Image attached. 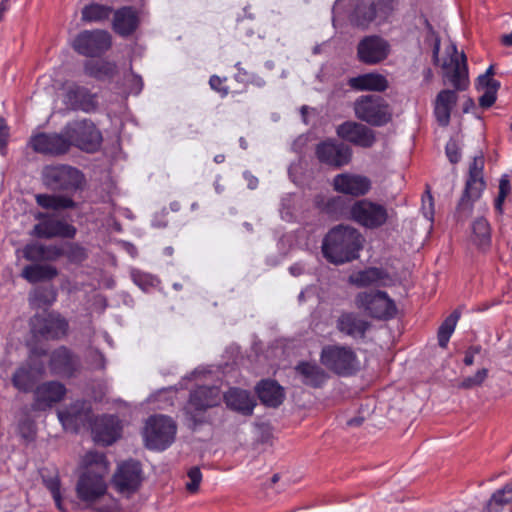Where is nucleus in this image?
I'll use <instances>...</instances> for the list:
<instances>
[{
  "mask_svg": "<svg viewBox=\"0 0 512 512\" xmlns=\"http://www.w3.org/2000/svg\"><path fill=\"white\" fill-rule=\"evenodd\" d=\"M355 307L376 319H389L396 314V305L386 292L379 290L363 291L354 299Z\"/></svg>",
  "mask_w": 512,
  "mask_h": 512,
  "instance_id": "nucleus-9",
  "label": "nucleus"
},
{
  "mask_svg": "<svg viewBox=\"0 0 512 512\" xmlns=\"http://www.w3.org/2000/svg\"><path fill=\"white\" fill-rule=\"evenodd\" d=\"M448 60H444L442 68L443 77L454 87V90L440 91L434 102V114L441 126L450 122L451 111L457 103V91L465 90L469 85L467 59L463 52H458L455 44L447 48Z\"/></svg>",
  "mask_w": 512,
  "mask_h": 512,
  "instance_id": "nucleus-1",
  "label": "nucleus"
},
{
  "mask_svg": "<svg viewBox=\"0 0 512 512\" xmlns=\"http://www.w3.org/2000/svg\"><path fill=\"white\" fill-rule=\"evenodd\" d=\"M138 26V17L136 12L130 7H124L114 14L113 28L122 35L131 34Z\"/></svg>",
  "mask_w": 512,
  "mask_h": 512,
  "instance_id": "nucleus-36",
  "label": "nucleus"
},
{
  "mask_svg": "<svg viewBox=\"0 0 512 512\" xmlns=\"http://www.w3.org/2000/svg\"><path fill=\"white\" fill-rule=\"evenodd\" d=\"M337 329L354 339L363 338L370 323L353 312L342 313L337 319Z\"/></svg>",
  "mask_w": 512,
  "mask_h": 512,
  "instance_id": "nucleus-30",
  "label": "nucleus"
},
{
  "mask_svg": "<svg viewBox=\"0 0 512 512\" xmlns=\"http://www.w3.org/2000/svg\"><path fill=\"white\" fill-rule=\"evenodd\" d=\"M361 247V234L348 225L332 228L322 242L323 255L333 264H343L357 258Z\"/></svg>",
  "mask_w": 512,
  "mask_h": 512,
  "instance_id": "nucleus-3",
  "label": "nucleus"
},
{
  "mask_svg": "<svg viewBox=\"0 0 512 512\" xmlns=\"http://www.w3.org/2000/svg\"><path fill=\"white\" fill-rule=\"evenodd\" d=\"M483 169L484 157L482 154L476 155L470 164L465 189L456 207L455 217L458 221H465L471 216L474 203L481 197L485 189Z\"/></svg>",
  "mask_w": 512,
  "mask_h": 512,
  "instance_id": "nucleus-4",
  "label": "nucleus"
},
{
  "mask_svg": "<svg viewBox=\"0 0 512 512\" xmlns=\"http://www.w3.org/2000/svg\"><path fill=\"white\" fill-rule=\"evenodd\" d=\"M321 363L338 375H351L359 369V360L352 348L342 345H327L320 355Z\"/></svg>",
  "mask_w": 512,
  "mask_h": 512,
  "instance_id": "nucleus-8",
  "label": "nucleus"
},
{
  "mask_svg": "<svg viewBox=\"0 0 512 512\" xmlns=\"http://www.w3.org/2000/svg\"><path fill=\"white\" fill-rule=\"evenodd\" d=\"M389 217L387 207L369 199L357 200L350 207V218L368 229L385 225Z\"/></svg>",
  "mask_w": 512,
  "mask_h": 512,
  "instance_id": "nucleus-12",
  "label": "nucleus"
},
{
  "mask_svg": "<svg viewBox=\"0 0 512 512\" xmlns=\"http://www.w3.org/2000/svg\"><path fill=\"white\" fill-rule=\"evenodd\" d=\"M189 481L186 483V488L190 493H195L199 489L202 480V473L198 467H192L188 472Z\"/></svg>",
  "mask_w": 512,
  "mask_h": 512,
  "instance_id": "nucleus-53",
  "label": "nucleus"
},
{
  "mask_svg": "<svg viewBox=\"0 0 512 512\" xmlns=\"http://www.w3.org/2000/svg\"><path fill=\"white\" fill-rule=\"evenodd\" d=\"M501 42L505 46H512V32L509 34H505L501 37Z\"/></svg>",
  "mask_w": 512,
  "mask_h": 512,
  "instance_id": "nucleus-61",
  "label": "nucleus"
},
{
  "mask_svg": "<svg viewBox=\"0 0 512 512\" xmlns=\"http://www.w3.org/2000/svg\"><path fill=\"white\" fill-rule=\"evenodd\" d=\"M22 253L23 257L31 262L55 261L63 256V248L57 245L31 243L23 248Z\"/></svg>",
  "mask_w": 512,
  "mask_h": 512,
  "instance_id": "nucleus-31",
  "label": "nucleus"
},
{
  "mask_svg": "<svg viewBox=\"0 0 512 512\" xmlns=\"http://www.w3.org/2000/svg\"><path fill=\"white\" fill-rule=\"evenodd\" d=\"M35 198L37 204L44 209L64 210L76 206L74 200L66 195L37 194Z\"/></svg>",
  "mask_w": 512,
  "mask_h": 512,
  "instance_id": "nucleus-41",
  "label": "nucleus"
},
{
  "mask_svg": "<svg viewBox=\"0 0 512 512\" xmlns=\"http://www.w3.org/2000/svg\"><path fill=\"white\" fill-rule=\"evenodd\" d=\"M389 52V43L377 35L366 36L357 45V57L360 62L367 65H375L384 61Z\"/></svg>",
  "mask_w": 512,
  "mask_h": 512,
  "instance_id": "nucleus-14",
  "label": "nucleus"
},
{
  "mask_svg": "<svg viewBox=\"0 0 512 512\" xmlns=\"http://www.w3.org/2000/svg\"><path fill=\"white\" fill-rule=\"evenodd\" d=\"M69 149L75 146L85 152H95L102 141V135L91 120H75L64 127Z\"/></svg>",
  "mask_w": 512,
  "mask_h": 512,
  "instance_id": "nucleus-7",
  "label": "nucleus"
},
{
  "mask_svg": "<svg viewBox=\"0 0 512 512\" xmlns=\"http://www.w3.org/2000/svg\"><path fill=\"white\" fill-rule=\"evenodd\" d=\"M8 127L3 118H0V153L4 154L8 139Z\"/></svg>",
  "mask_w": 512,
  "mask_h": 512,
  "instance_id": "nucleus-56",
  "label": "nucleus"
},
{
  "mask_svg": "<svg viewBox=\"0 0 512 512\" xmlns=\"http://www.w3.org/2000/svg\"><path fill=\"white\" fill-rule=\"evenodd\" d=\"M176 425L171 418L163 415L152 416L148 419L144 438L149 449L164 450L174 440Z\"/></svg>",
  "mask_w": 512,
  "mask_h": 512,
  "instance_id": "nucleus-11",
  "label": "nucleus"
},
{
  "mask_svg": "<svg viewBox=\"0 0 512 512\" xmlns=\"http://www.w3.org/2000/svg\"><path fill=\"white\" fill-rule=\"evenodd\" d=\"M446 154L451 163H457L460 160V152L456 141L450 140L446 145Z\"/></svg>",
  "mask_w": 512,
  "mask_h": 512,
  "instance_id": "nucleus-55",
  "label": "nucleus"
},
{
  "mask_svg": "<svg viewBox=\"0 0 512 512\" xmlns=\"http://www.w3.org/2000/svg\"><path fill=\"white\" fill-rule=\"evenodd\" d=\"M42 179L45 186L51 190L74 193L82 190L86 179L77 168L65 164L48 165L42 170Z\"/></svg>",
  "mask_w": 512,
  "mask_h": 512,
  "instance_id": "nucleus-5",
  "label": "nucleus"
},
{
  "mask_svg": "<svg viewBox=\"0 0 512 512\" xmlns=\"http://www.w3.org/2000/svg\"><path fill=\"white\" fill-rule=\"evenodd\" d=\"M91 432L96 443L111 445L120 437V422L115 416L98 417L93 421Z\"/></svg>",
  "mask_w": 512,
  "mask_h": 512,
  "instance_id": "nucleus-25",
  "label": "nucleus"
},
{
  "mask_svg": "<svg viewBox=\"0 0 512 512\" xmlns=\"http://www.w3.org/2000/svg\"><path fill=\"white\" fill-rule=\"evenodd\" d=\"M295 372L303 384L313 388L321 387L328 379L327 373L315 363L300 362Z\"/></svg>",
  "mask_w": 512,
  "mask_h": 512,
  "instance_id": "nucleus-33",
  "label": "nucleus"
},
{
  "mask_svg": "<svg viewBox=\"0 0 512 512\" xmlns=\"http://www.w3.org/2000/svg\"><path fill=\"white\" fill-rule=\"evenodd\" d=\"M245 177L248 180V187L250 189H254L257 186V183H258L257 178H255V177H253L251 175H248V174H245Z\"/></svg>",
  "mask_w": 512,
  "mask_h": 512,
  "instance_id": "nucleus-62",
  "label": "nucleus"
},
{
  "mask_svg": "<svg viewBox=\"0 0 512 512\" xmlns=\"http://www.w3.org/2000/svg\"><path fill=\"white\" fill-rule=\"evenodd\" d=\"M58 418L66 430L78 432L82 428L92 427L93 416L90 407L82 401L58 411Z\"/></svg>",
  "mask_w": 512,
  "mask_h": 512,
  "instance_id": "nucleus-17",
  "label": "nucleus"
},
{
  "mask_svg": "<svg viewBox=\"0 0 512 512\" xmlns=\"http://www.w3.org/2000/svg\"><path fill=\"white\" fill-rule=\"evenodd\" d=\"M387 274L379 268H368L350 275L349 282L357 287H366L381 284Z\"/></svg>",
  "mask_w": 512,
  "mask_h": 512,
  "instance_id": "nucleus-40",
  "label": "nucleus"
},
{
  "mask_svg": "<svg viewBox=\"0 0 512 512\" xmlns=\"http://www.w3.org/2000/svg\"><path fill=\"white\" fill-rule=\"evenodd\" d=\"M512 502V485L508 484L494 492L487 503L488 512H498L499 508Z\"/></svg>",
  "mask_w": 512,
  "mask_h": 512,
  "instance_id": "nucleus-47",
  "label": "nucleus"
},
{
  "mask_svg": "<svg viewBox=\"0 0 512 512\" xmlns=\"http://www.w3.org/2000/svg\"><path fill=\"white\" fill-rule=\"evenodd\" d=\"M73 47L84 56H99L111 47V36L104 30L83 31L75 38Z\"/></svg>",
  "mask_w": 512,
  "mask_h": 512,
  "instance_id": "nucleus-13",
  "label": "nucleus"
},
{
  "mask_svg": "<svg viewBox=\"0 0 512 512\" xmlns=\"http://www.w3.org/2000/svg\"><path fill=\"white\" fill-rule=\"evenodd\" d=\"M58 418L66 430L78 432L82 428L92 427L93 416L90 407L82 401L58 411Z\"/></svg>",
  "mask_w": 512,
  "mask_h": 512,
  "instance_id": "nucleus-16",
  "label": "nucleus"
},
{
  "mask_svg": "<svg viewBox=\"0 0 512 512\" xmlns=\"http://www.w3.org/2000/svg\"><path fill=\"white\" fill-rule=\"evenodd\" d=\"M142 482V469L138 461L128 460L118 466L113 483L121 493L135 492Z\"/></svg>",
  "mask_w": 512,
  "mask_h": 512,
  "instance_id": "nucleus-20",
  "label": "nucleus"
},
{
  "mask_svg": "<svg viewBox=\"0 0 512 512\" xmlns=\"http://www.w3.org/2000/svg\"><path fill=\"white\" fill-rule=\"evenodd\" d=\"M349 85L356 90L384 91L388 87L386 78L377 73L363 74L349 80Z\"/></svg>",
  "mask_w": 512,
  "mask_h": 512,
  "instance_id": "nucleus-35",
  "label": "nucleus"
},
{
  "mask_svg": "<svg viewBox=\"0 0 512 512\" xmlns=\"http://www.w3.org/2000/svg\"><path fill=\"white\" fill-rule=\"evenodd\" d=\"M375 19L381 21L387 20L395 10L394 0H374L372 2Z\"/></svg>",
  "mask_w": 512,
  "mask_h": 512,
  "instance_id": "nucleus-48",
  "label": "nucleus"
},
{
  "mask_svg": "<svg viewBox=\"0 0 512 512\" xmlns=\"http://www.w3.org/2000/svg\"><path fill=\"white\" fill-rule=\"evenodd\" d=\"M85 468L76 484L77 497L87 503L99 500L107 490L104 480L108 473V462L103 453L89 451L82 459Z\"/></svg>",
  "mask_w": 512,
  "mask_h": 512,
  "instance_id": "nucleus-2",
  "label": "nucleus"
},
{
  "mask_svg": "<svg viewBox=\"0 0 512 512\" xmlns=\"http://www.w3.org/2000/svg\"><path fill=\"white\" fill-rule=\"evenodd\" d=\"M66 394L65 386L58 381H48L36 387L34 390V402L32 408L43 411L61 401Z\"/></svg>",
  "mask_w": 512,
  "mask_h": 512,
  "instance_id": "nucleus-24",
  "label": "nucleus"
},
{
  "mask_svg": "<svg viewBox=\"0 0 512 512\" xmlns=\"http://www.w3.org/2000/svg\"><path fill=\"white\" fill-rule=\"evenodd\" d=\"M209 84L212 89L222 93V95H227L228 90L226 88L221 87L222 80L218 76H212L210 78Z\"/></svg>",
  "mask_w": 512,
  "mask_h": 512,
  "instance_id": "nucleus-57",
  "label": "nucleus"
},
{
  "mask_svg": "<svg viewBox=\"0 0 512 512\" xmlns=\"http://www.w3.org/2000/svg\"><path fill=\"white\" fill-rule=\"evenodd\" d=\"M488 375V370L486 368L478 370L475 375L465 378L460 384L459 387L463 389H471L476 386H480Z\"/></svg>",
  "mask_w": 512,
  "mask_h": 512,
  "instance_id": "nucleus-51",
  "label": "nucleus"
},
{
  "mask_svg": "<svg viewBox=\"0 0 512 512\" xmlns=\"http://www.w3.org/2000/svg\"><path fill=\"white\" fill-rule=\"evenodd\" d=\"M493 82H498L497 80H494L493 78L488 77V75H480L478 77V88L487 90L491 87V84Z\"/></svg>",
  "mask_w": 512,
  "mask_h": 512,
  "instance_id": "nucleus-58",
  "label": "nucleus"
},
{
  "mask_svg": "<svg viewBox=\"0 0 512 512\" xmlns=\"http://www.w3.org/2000/svg\"><path fill=\"white\" fill-rule=\"evenodd\" d=\"M31 331L46 339H57L66 334L68 323L59 314L35 315L31 321Z\"/></svg>",
  "mask_w": 512,
  "mask_h": 512,
  "instance_id": "nucleus-19",
  "label": "nucleus"
},
{
  "mask_svg": "<svg viewBox=\"0 0 512 512\" xmlns=\"http://www.w3.org/2000/svg\"><path fill=\"white\" fill-rule=\"evenodd\" d=\"M58 418L66 430L78 432L82 428L92 427L93 416L90 407L82 401L58 411Z\"/></svg>",
  "mask_w": 512,
  "mask_h": 512,
  "instance_id": "nucleus-18",
  "label": "nucleus"
},
{
  "mask_svg": "<svg viewBox=\"0 0 512 512\" xmlns=\"http://www.w3.org/2000/svg\"><path fill=\"white\" fill-rule=\"evenodd\" d=\"M259 399L267 406L277 407L284 399L283 389L275 381H262L257 386Z\"/></svg>",
  "mask_w": 512,
  "mask_h": 512,
  "instance_id": "nucleus-37",
  "label": "nucleus"
},
{
  "mask_svg": "<svg viewBox=\"0 0 512 512\" xmlns=\"http://www.w3.org/2000/svg\"><path fill=\"white\" fill-rule=\"evenodd\" d=\"M223 399L220 389L216 386H199L190 393L189 401L184 410L193 426L204 422L205 412L218 406Z\"/></svg>",
  "mask_w": 512,
  "mask_h": 512,
  "instance_id": "nucleus-6",
  "label": "nucleus"
},
{
  "mask_svg": "<svg viewBox=\"0 0 512 512\" xmlns=\"http://www.w3.org/2000/svg\"><path fill=\"white\" fill-rule=\"evenodd\" d=\"M30 144L34 151L42 154L58 156L69 151L64 129L61 133H39L34 135L30 139Z\"/></svg>",
  "mask_w": 512,
  "mask_h": 512,
  "instance_id": "nucleus-21",
  "label": "nucleus"
},
{
  "mask_svg": "<svg viewBox=\"0 0 512 512\" xmlns=\"http://www.w3.org/2000/svg\"><path fill=\"white\" fill-rule=\"evenodd\" d=\"M459 309L454 310L441 324L438 329V343L442 348H446L452 333L455 330L456 324L460 318Z\"/></svg>",
  "mask_w": 512,
  "mask_h": 512,
  "instance_id": "nucleus-45",
  "label": "nucleus"
},
{
  "mask_svg": "<svg viewBox=\"0 0 512 512\" xmlns=\"http://www.w3.org/2000/svg\"><path fill=\"white\" fill-rule=\"evenodd\" d=\"M61 247L63 248V256H67L72 262H81L87 257L85 249L78 244L68 243Z\"/></svg>",
  "mask_w": 512,
  "mask_h": 512,
  "instance_id": "nucleus-49",
  "label": "nucleus"
},
{
  "mask_svg": "<svg viewBox=\"0 0 512 512\" xmlns=\"http://www.w3.org/2000/svg\"><path fill=\"white\" fill-rule=\"evenodd\" d=\"M333 188L339 193L360 197L369 192L371 189V181L368 177L363 175L342 173L334 177Z\"/></svg>",
  "mask_w": 512,
  "mask_h": 512,
  "instance_id": "nucleus-23",
  "label": "nucleus"
},
{
  "mask_svg": "<svg viewBox=\"0 0 512 512\" xmlns=\"http://www.w3.org/2000/svg\"><path fill=\"white\" fill-rule=\"evenodd\" d=\"M131 276L134 283L143 290H146L148 287L154 284V278L144 272L133 270Z\"/></svg>",
  "mask_w": 512,
  "mask_h": 512,
  "instance_id": "nucleus-54",
  "label": "nucleus"
},
{
  "mask_svg": "<svg viewBox=\"0 0 512 512\" xmlns=\"http://www.w3.org/2000/svg\"><path fill=\"white\" fill-rule=\"evenodd\" d=\"M41 477L43 484L50 492L54 503L58 510L61 512H67V508L64 505V493L65 489L62 488L59 473L57 470H49L47 468L42 469Z\"/></svg>",
  "mask_w": 512,
  "mask_h": 512,
  "instance_id": "nucleus-34",
  "label": "nucleus"
},
{
  "mask_svg": "<svg viewBox=\"0 0 512 512\" xmlns=\"http://www.w3.org/2000/svg\"><path fill=\"white\" fill-rule=\"evenodd\" d=\"M34 233L41 238H73L76 228L63 220L47 219L35 225Z\"/></svg>",
  "mask_w": 512,
  "mask_h": 512,
  "instance_id": "nucleus-28",
  "label": "nucleus"
},
{
  "mask_svg": "<svg viewBox=\"0 0 512 512\" xmlns=\"http://www.w3.org/2000/svg\"><path fill=\"white\" fill-rule=\"evenodd\" d=\"M57 275L58 271L54 266L42 264L27 265L21 272V276L30 283L51 280Z\"/></svg>",
  "mask_w": 512,
  "mask_h": 512,
  "instance_id": "nucleus-39",
  "label": "nucleus"
},
{
  "mask_svg": "<svg viewBox=\"0 0 512 512\" xmlns=\"http://www.w3.org/2000/svg\"><path fill=\"white\" fill-rule=\"evenodd\" d=\"M79 365L78 358L65 347H60L51 354L50 368L55 374L72 376Z\"/></svg>",
  "mask_w": 512,
  "mask_h": 512,
  "instance_id": "nucleus-29",
  "label": "nucleus"
},
{
  "mask_svg": "<svg viewBox=\"0 0 512 512\" xmlns=\"http://www.w3.org/2000/svg\"><path fill=\"white\" fill-rule=\"evenodd\" d=\"M56 300V292L52 287H37L29 294V303L33 308L51 305Z\"/></svg>",
  "mask_w": 512,
  "mask_h": 512,
  "instance_id": "nucleus-44",
  "label": "nucleus"
},
{
  "mask_svg": "<svg viewBox=\"0 0 512 512\" xmlns=\"http://www.w3.org/2000/svg\"><path fill=\"white\" fill-rule=\"evenodd\" d=\"M439 52H440V39L436 38L434 47H433V58L435 61H438Z\"/></svg>",
  "mask_w": 512,
  "mask_h": 512,
  "instance_id": "nucleus-60",
  "label": "nucleus"
},
{
  "mask_svg": "<svg viewBox=\"0 0 512 512\" xmlns=\"http://www.w3.org/2000/svg\"><path fill=\"white\" fill-rule=\"evenodd\" d=\"M464 363L468 366L472 365L474 363V356L473 354L466 352V356L464 358Z\"/></svg>",
  "mask_w": 512,
  "mask_h": 512,
  "instance_id": "nucleus-63",
  "label": "nucleus"
},
{
  "mask_svg": "<svg viewBox=\"0 0 512 512\" xmlns=\"http://www.w3.org/2000/svg\"><path fill=\"white\" fill-rule=\"evenodd\" d=\"M65 101L72 109H81L90 112L97 107V96L92 94L87 88L75 83L68 85L65 94Z\"/></svg>",
  "mask_w": 512,
  "mask_h": 512,
  "instance_id": "nucleus-26",
  "label": "nucleus"
},
{
  "mask_svg": "<svg viewBox=\"0 0 512 512\" xmlns=\"http://www.w3.org/2000/svg\"><path fill=\"white\" fill-rule=\"evenodd\" d=\"M472 241L480 248L489 246L491 241V230L489 223L484 218H477L472 223Z\"/></svg>",
  "mask_w": 512,
  "mask_h": 512,
  "instance_id": "nucleus-42",
  "label": "nucleus"
},
{
  "mask_svg": "<svg viewBox=\"0 0 512 512\" xmlns=\"http://www.w3.org/2000/svg\"><path fill=\"white\" fill-rule=\"evenodd\" d=\"M111 11L108 6L93 3L82 9V20L85 22H100L108 19Z\"/></svg>",
  "mask_w": 512,
  "mask_h": 512,
  "instance_id": "nucleus-46",
  "label": "nucleus"
},
{
  "mask_svg": "<svg viewBox=\"0 0 512 512\" xmlns=\"http://www.w3.org/2000/svg\"><path fill=\"white\" fill-rule=\"evenodd\" d=\"M316 156L321 163L340 168L351 161L352 150L344 143L327 140L317 145Z\"/></svg>",
  "mask_w": 512,
  "mask_h": 512,
  "instance_id": "nucleus-15",
  "label": "nucleus"
},
{
  "mask_svg": "<svg viewBox=\"0 0 512 512\" xmlns=\"http://www.w3.org/2000/svg\"><path fill=\"white\" fill-rule=\"evenodd\" d=\"M93 358L96 368L103 369L105 367V358L102 353L96 351L93 355Z\"/></svg>",
  "mask_w": 512,
  "mask_h": 512,
  "instance_id": "nucleus-59",
  "label": "nucleus"
},
{
  "mask_svg": "<svg viewBox=\"0 0 512 512\" xmlns=\"http://www.w3.org/2000/svg\"><path fill=\"white\" fill-rule=\"evenodd\" d=\"M41 375L42 368L34 366L31 362H25L15 370L11 381L17 390L27 393L32 391Z\"/></svg>",
  "mask_w": 512,
  "mask_h": 512,
  "instance_id": "nucleus-27",
  "label": "nucleus"
},
{
  "mask_svg": "<svg viewBox=\"0 0 512 512\" xmlns=\"http://www.w3.org/2000/svg\"><path fill=\"white\" fill-rule=\"evenodd\" d=\"M84 72L98 80L111 79L117 73V65L104 59L88 60L85 62Z\"/></svg>",
  "mask_w": 512,
  "mask_h": 512,
  "instance_id": "nucleus-38",
  "label": "nucleus"
},
{
  "mask_svg": "<svg viewBox=\"0 0 512 512\" xmlns=\"http://www.w3.org/2000/svg\"><path fill=\"white\" fill-rule=\"evenodd\" d=\"M354 112L358 119L373 126H382L391 120V110L387 102L378 95H364L354 102Z\"/></svg>",
  "mask_w": 512,
  "mask_h": 512,
  "instance_id": "nucleus-10",
  "label": "nucleus"
},
{
  "mask_svg": "<svg viewBox=\"0 0 512 512\" xmlns=\"http://www.w3.org/2000/svg\"><path fill=\"white\" fill-rule=\"evenodd\" d=\"M499 87V82H493L491 87L485 90L483 95L479 98V105L483 108L491 107L496 101V93Z\"/></svg>",
  "mask_w": 512,
  "mask_h": 512,
  "instance_id": "nucleus-52",
  "label": "nucleus"
},
{
  "mask_svg": "<svg viewBox=\"0 0 512 512\" xmlns=\"http://www.w3.org/2000/svg\"><path fill=\"white\" fill-rule=\"evenodd\" d=\"M350 20L351 23L357 27L367 28L372 21L376 20L372 2L358 4Z\"/></svg>",
  "mask_w": 512,
  "mask_h": 512,
  "instance_id": "nucleus-43",
  "label": "nucleus"
},
{
  "mask_svg": "<svg viewBox=\"0 0 512 512\" xmlns=\"http://www.w3.org/2000/svg\"><path fill=\"white\" fill-rule=\"evenodd\" d=\"M336 133L341 139L364 148L371 147L376 140L372 129L354 121H346L340 124Z\"/></svg>",
  "mask_w": 512,
  "mask_h": 512,
  "instance_id": "nucleus-22",
  "label": "nucleus"
},
{
  "mask_svg": "<svg viewBox=\"0 0 512 512\" xmlns=\"http://www.w3.org/2000/svg\"><path fill=\"white\" fill-rule=\"evenodd\" d=\"M510 191H511V185H510L509 177L507 174H504V175H502V177L499 181V193L495 200V209L499 213H502V206H503L504 200H505L506 196L510 193Z\"/></svg>",
  "mask_w": 512,
  "mask_h": 512,
  "instance_id": "nucleus-50",
  "label": "nucleus"
},
{
  "mask_svg": "<svg viewBox=\"0 0 512 512\" xmlns=\"http://www.w3.org/2000/svg\"><path fill=\"white\" fill-rule=\"evenodd\" d=\"M363 421V418H352L348 420L347 424L349 426H359Z\"/></svg>",
  "mask_w": 512,
  "mask_h": 512,
  "instance_id": "nucleus-64",
  "label": "nucleus"
},
{
  "mask_svg": "<svg viewBox=\"0 0 512 512\" xmlns=\"http://www.w3.org/2000/svg\"><path fill=\"white\" fill-rule=\"evenodd\" d=\"M228 408L243 415H251L256 405L254 398L245 390L231 388L223 394Z\"/></svg>",
  "mask_w": 512,
  "mask_h": 512,
  "instance_id": "nucleus-32",
  "label": "nucleus"
}]
</instances>
